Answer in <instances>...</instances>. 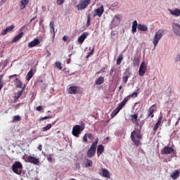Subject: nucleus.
<instances>
[{
  "instance_id": "obj_1",
  "label": "nucleus",
  "mask_w": 180,
  "mask_h": 180,
  "mask_svg": "<svg viewBox=\"0 0 180 180\" xmlns=\"http://www.w3.org/2000/svg\"><path fill=\"white\" fill-rule=\"evenodd\" d=\"M141 127L140 128L139 130L136 131L134 130L131 133V141L135 144V146H136L137 147H139V146H140V144H141V143H140V140H141L143 139V136H141ZM136 137L138 139H136Z\"/></svg>"
},
{
  "instance_id": "obj_2",
  "label": "nucleus",
  "mask_w": 180,
  "mask_h": 180,
  "mask_svg": "<svg viewBox=\"0 0 180 180\" xmlns=\"http://www.w3.org/2000/svg\"><path fill=\"white\" fill-rule=\"evenodd\" d=\"M98 141L99 139L97 138L96 141L91 144L90 148L86 153L88 158H92V157H95V154H96V147H98Z\"/></svg>"
},
{
  "instance_id": "obj_3",
  "label": "nucleus",
  "mask_w": 180,
  "mask_h": 180,
  "mask_svg": "<svg viewBox=\"0 0 180 180\" xmlns=\"http://www.w3.org/2000/svg\"><path fill=\"white\" fill-rule=\"evenodd\" d=\"M164 33H165V30H159L153 37V43L155 47H157L158 46V43L160 42V40L162 39V36H164Z\"/></svg>"
},
{
  "instance_id": "obj_4",
  "label": "nucleus",
  "mask_w": 180,
  "mask_h": 180,
  "mask_svg": "<svg viewBox=\"0 0 180 180\" xmlns=\"http://www.w3.org/2000/svg\"><path fill=\"white\" fill-rule=\"evenodd\" d=\"M22 169H23V165L20 162L15 161L12 165V171L17 175H22Z\"/></svg>"
},
{
  "instance_id": "obj_5",
  "label": "nucleus",
  "mask_w": 180,
  "mask_h": 180,
  "mask_svg": "<svg viewBox=\"0 0 180 180\" xmlns=\"http://www.w3.org/2000/svg\"><path fill=\"white\" fill-rule=\"evenodd\" d=\"M68 92L70 95H77V94L81 95L82 94V88L79 86H71L68 89Z\"/></svg>"
},
{
  "instance_id": "obj_6",
  "label": "nucleus",
  "mask_w": 180,
  "mask_h": 180,
  "mask_svg": "<svg viewBox=\"0 0 180 180\" xmlns=\"http://www.w3.org/2000/svg\"><path fill=\"white\" fill-rule=\"evenodd\" d=\"M128 98H124V100L118 105V106L112 112L110 116L111 117H115L120 110L123 108V106L127 103Z\"/></svg>"
},
{
  "instance_id": "obj_7",
  "label": "nucleus",
  "mask_w": 180,
  "mask_h": 180,
  "mask_svg": "<svg viewBox=\"0 0 180 180\" xmlns=\"http://www.w3.org/2000/svg\"><path fill=\"white\" fill-rule=\"evenodd\" d=\"M91 4V0H80L79 4L76 6L77 11H82V9H86L88 6Z\"/></svg>"
},
{
  "instance_id": "obj_8",
  "label": "nucleus",
  "mask_w": 180,
  "mask_h": 180,
  "mask_svg": "<svg viewBox=\"0 0 180 180\" xmlns=\"http://www.w3.org/2000/svg\"><path fill=\"white\" fill-rule=\"evenodd\" d=\"M83 130L84 127L80 125H75L72 128V134H73L75 137H79V134H81Z\"/></svg>"
},
{
  "instance_id": "obj_9",
  "label": "nucleus",
  "mask_w": 180,
  "mask_h": 180,
  "mask_svg": "<svg viewBox=\"0 0 180 180\" xmlns=\"http://www.w3.org/2000/svg\"><path fill=\"white\" fill-rule=\"evenodd\" d=\"M25 162H30V164H34L35 165H39L40 164V160L39 158H34V156H27Z\"/></svg>"
},
{
  "instance_id": "obj_10",
  "label": "nucleus",
  "mask_w": 180,
  "mask_h": 180,
  "mask_svg": "<svg viewBox=\"0 0 180 180\" xmlns=\"http://www.w3.org/2000/svg\"><path fill=\"white\" fill-rule=\"evenodd\" d=\"M156 106H157V104H153L148 108L147 117H151V119L154 117V113L157 112Z\"/></svg>"
},
{
  "instance_id": "obj_11",
  "label": "nucleus",
  "mask_w": 180,
  "mask_h": 180,
  "mask_svg": "<svg viewBox=\"0 0 180 180\" xmlns=\"http://www.w3.org/2000/svg\"><path fill=\"white\" fill-rule=\"evenodd\" d=\"M162 117L163 115L162 113L160 114V116L158 119V122L155 124L154 127H153V133L154 134H155V133L157 132V130L158 129V127H160V126H161V123H162Z\"/></svg>"
},
{
  "instance_id": "obj_12",
  "label": "nucleus",
  "mask_w": 180,
  "mask_h": 180,
  "mask_svg": "<svg viewBox=\"0 0 180 180\" xmlns=\"http://www.w3.org/2000/svg\"><path fill=\"white\" fill-rule=\"evenodd\" d=\"M146 71H147V65H146V62H142L139 70V77H143L146 74Z\"/></svg>"
},
{
  "instance_id": "obj_13",
  "label": "nucleus",
  "mask_w": 180,
  "mask_h": 180,
  "mask_svg": "<svg viewBox=\"0 0 180 180\" xmlns=\"http://www.w3.org/2000/svg\"><path fill=\"white\" fill-rule=\"evenodd\" d=\"M174 153V148L169 146H165L161 151V154L162 155H168L169 154H172Z\"/></svg>"
},
{
  "instance_id": "obj_14",
  "label": "nucleus",
  "mask_w": 180,
  "mask_h": 180,
  "mask_svg": "<svg viewBox=\"0 0 180 180\" xmlns=\"http://www.w3.org/2000/svg\"><path fill=\"white\" fill-rule=\"evenodd\" d=\"M99 175H101V176H103V178H110V173L108 169H101Z\"/></svg>"
},
{
  "instance_id": "obj_15",
  "label": "nucleus",
  "mask_w": 180,
  "mask_h": 180,
  "mask_svg": "<svg viewBox=\"0 0 180 180\" xmlns=\"http://www.w3.org/2000/svg\"><path fill=\"white\" fill-rule=\"evenodd\" d=\"M94 12L96 13L94 15V17L95 16H98V18H101L102 16V15H103V12H105V8H103V6H101V7L96 9L94 11Z\"/></svg>"
},
{
  "instance_id": "obj_16",
  "label": "nucleus",
  "mask_w": 180,
  "mask_h": 180,
  "mask_svg": "<svg viewBox=\"0 0 180 180\" xmlns=\"http://www.w3.org/2000/svg\"><path fill=\"white\" fill-rule=\"evenodd\" d=\"M130 119L135 126H139V115L134 114L130 115Z\"/></svg>"
},
{
  "instance_id": "obj_17",
  "label": "nucleus",
  "mask_w": 180,
  "mask_h": 180,
  "mask_svg": "<svg viewBox=\"0 0 180 180\" xmlns=\"http://www.w3.org/2000/svg\"><path fill=\"white\" fill-rule=\"evenodd\" d=\"M15 29V25H12L9 27H7L5 30H3L1 32V36H5V34H8L9 32H12Z\"/></svg>"
},
{
  "instance_id": "obj_18",
  "label": "nucleus",
  "mask_w": 180,
  "mask_h": 180,
  "mask_svg": "<svg viewBox=\"0 0 180 180\" xmlns=\"http://www.w3.org/2000/svg\"><path fill=\"white\" fill-rule=\"evenodd\" d=\"M39 44H40V40H39V39H34L28 44V47L29 49H32L33 47H36V46H39Z\"/></svg>"
},
{
  "instance_id": "obj_19",
  "label": "nucleus",
  "mask_w": 180,
  "mask_h": 180,
  "mask_svg": "<svg viewBox=\"0 0 180 180\" xmlns=\"http://www.w3.org/2000/svg\"><path fill=\"white\" fill-rule=\"evenodd\" d=\"M89 34L88 32H84L81 34V36L78 38V41L80 44H82L84 41H85V39L88 37Z\"/></svg>"
},
{
  "instance_id": "obj_20",
  "label": "nucleus",
  "mask_w": 180,
  "mask_h": 180,
  "mask_svg": "<svg viewBox=\"0 0 180 180\" xmlns=\"http://www.w3.org/2000/svg\"><path fill=\"white\" fill-rule=\"evenodd\" d=\"M49 26H50V33L53 34V39H54V37H56V30L54 28V22L53 21H51Z\"/></svg>"
},
{
  "instance_id": "obj_21",
  "label": "nucleus",
  "mask_w": 180,
  "mask_h": 180,
  "mask_svg": "<svg viewBox=\"0 0 180 180\" xmlns=\"http://www.w3.org/2000/svg\"><path fill=\"white\" fill-rule=\"evenodd\" d=\"M169 11L173 16H180V10L178 8H174V10L169 9Z\"/></svg>"
},
{
  "instance_id": "obj_22",
  "label": "nucleus",
  "mask_w": 180,
  "mask_h": 180,
  "mask_svg": "<svg viewBox=\"0 0 180 180\" xmlns=\"http://www.w3.org/2000/svg\"><path fill=\"white\" fill-rule=\"evenodd\" d=\"M16 88H22L23 89V82L18 78H16L14 81Z\"/></svg>"
},
{
  "instance_id": "obj_23",
  "label": "nucleus",
  "mask_w": 180,
  "mask_h": 180,
  "mask_svg": "<svg viewBox=\"0 0 180 180\" xmlns=\"http://www.w3.org/2000/svg\"><path fill=\"white\" fill-rule=\"evenodd\" d=\"M20 4V9H25L29 5V0H21Z\"/></svg>"
},
{
  "instance_id": "obj_24",
  "label": "nucleus",
  "mask_w": 180,
  "mask_h": 180,
  "mask_svg": "<svg viewBox=\"0 0 180 180\" xmlns=\"http://www.w3.org/2000/svg\"><path fill=\"white\" fill-rule=\"evenodd\" d=\"M138 30H139L140 32H147V30H148V27H147V25L139 24Z\"/></svg>"
},
{
  "instance_id": "obj_25",
  "label": "nucleus",
  "mask_w": 180,
  "mask_h": 180,
  "mask_svg": "<svg viewBox=\"0 0 180 180\" xmlns=\"http://www.w3.org/2000/svg\"><path fill=\"white\" fill-rule=\"evenodd\" d=\"M173 31L175 33V34H179L180 31V25L178 23H175L173 25Z\"/></svg>"
},
{
  "instance_id": "obj_26",
  "label": "nucleus",
  "mask_w": 180,
  "mask_h": 180,
  "mask_svg": "<svg viewBox=\"0 0 180 180\" xmlns=\"http://www.w3.org/2000/svg\"><path fill=\"white\" fill-rule=\"evenodd\" d=\"M103 151H105V148L103 147V145H99L97 148L98 156L99 157L101 154H103Z\"/></svg>"
},
{
  "instance_id": "obj_27",
  "label": "nucleus",
  "mask_w": 180,
  "mask_h": 180,
  "mask_svg": "<svg viewBox=\"0 0 180 180\" xmlns=\"http://www.w3.org/2000/svg\"><path fill=\"white\" fill-rule=\"evenodd\" d=\"M179 177V171L178 170H175L171 174V178H172V179H178Z\"/></svg>"
},
{
  "instance_id": "obj_28",
  "label": "nucleus",
  "mask_w": 180,
  "mask_h": 180,
  "mask_svg": "<svg viewBox=\"0 0 180 180\" xmlns=\"http://www.w3.org/2000/svg\"><path fill=\"white\" fill-rule=\"evenodd\" d=\"M105 82V77H100L98 79L96 80V85H102Z\"/></svg>"
},
{
  "instance_id": "obj_29",
  "label": "nucleus",
  "mask_w": 180,
  "mask_h": 180,
  "mask_svg": "<svg viewBox=\"0 0 180 180\" xmlns=\"http://www.w3.org/2000/svg\"><path fill=\"white\" fill-rule=\"evenodd\" d=\"M23 37V32H20L15 38L13 39V43H16V41L20 40Z\"/></svg>"
},
{
  "instance_id": "obj_30",
  "label": "nucleus",
  "mask_w": 180,
  "mask_h": 180,
  "mask_svg": "<svg viewBox=\"0 0 180 180\" xmlns=\"http://www.w3.org/2000/svg\"><path fill=\"white\" fill-rule=\"evenodd\" d=\"M137 96H139V93L137 92H134L132 94H130L129 96H127V97L124 98V99H127V102H129V101H130V98H137Z\"/></svg>"
},
{
  "instance_id": "obj_31",
  "label": "nucleus",
  "mask_w": 180,
  "mask_h": 180,
  "mask_svg": "<svg viewBox=\"0 0 180 180\" xmlns=\"http://www.w3.org/2000/svg\"><path fill=\"white\" fill-rule=\"evenodd\" d=\"M123 61V53H120L119 56L117 58V65H120Z\"/></svg>"
},
{
  "instance_id": "obj_32",
  "label": "nucleus",
  "mask_w": 180,
  "mask_h": 180,
  "mask_svg": "<svg viewBox=\"0 0 180 180\" xmlns=\"http://www.w3.org/2000/svg\"><path fill=\"white\" fill-rule=\"evenodd\" d=\"M33 77V69H31L27 75V77H26V80L27 81H30V79Z\"/></svg>"
},
{
  "instance_id": "obj_33",
  "label": "nucleus",
  "mask_w": 180,
  "mask_h": 180,
  "mask_svg": "<svg viewBox=\"0 0 180 180\" xmlns=\"http://www.w3.org/2000/svg\"><path fill=\"white\" fill-rule=\"evenodd\" d=\"M137 32V21L134 20L132 22V33H136Z\"/></svg>"
},
{
  "instance_id": "obj_34",
  "label": "nucleus",
  "mask_w": 180,
  "mask_h": 180,
  "mask_svg": "<svg viewBox=\"0 0 180 180\" xmlns=\"http://www.w3.org/2000/svg\"><path fill=\"white\" fill-rule=\"evenodd\" d=\"M139 64H140V59L139 58H134L133 60L134 67H138Z\"/></svg>"
},
{
  "instance_id": "obj_35",
  "label": "nucleus",
  "mask_w": 180,
  "mask_h": 180,
  "mask_svg": "<svg viewBox=\"0 0 180 180\" xmlns=\"http://www.w3.org/2000/svg\"><path fill=\"white\" fill-rule=\"evenodd\" d=\"M26 88V85H24L22 89L20 91H18L17 92V96H18L19 98L22 96V95H23V92H25V89Z\"/></svg>"
},
{
  "instance_id": "obj_36",
  "label": "nucleus",
  "mask_w": 180,
  "mask_h": 180,
  "mask_svg": "<svg viewBox=\"0 0 180 180\" xmlns=\"http://www.w3.org/2000/svg\"><path fill=\"white\" fill-rule=\"evenodd\" d=\"M22 117L20 115H15L13 117V122H20Z\"/></svg>"
},
{
  "instance_id": "obj_37",
  "label": "nucleus",
  "mask_w": 180,
  "mask_h": 180,
  "mask_svg": "<svg viewBox=\"0 0 180 180\" xmlns=\"http://www.w3.org/2000/svg\"><path fill=\"white\" fill-rule=\"evenodd\" d=\"M51 129V124H48L46 127L42 128V131H47V130H50Z\"/></svg>"
},
{
  "instance_id": "obj_38",
  "label": "nucleus",
  "mask_w": 180,
  "mask_h": 180,
  "mask_svg": "<svg viewBox=\"0 0 180 180\" xmlns=\"http://www.w3.org/2000/svg\"><path fill=\"white\" fill-rule=\"evenodd\" d=\"M86 167H92V160H89V159H86Z\"/></svg>"
},
{
  "instance_id": "obj_39",
  "label": "nucleus",
  "mask_w": 180,
  "mask_h": 180,
  "mask_svg": "<svg viewBox=\"0 0 180 180\" xmlns=\"http://www.w3.org/2000/svg\"><path fill=\"white\" fill-rule=\"evenodd\" d=\"M94 51H95V46H94L91 51L88 53V55L86 56V58H89L91 56H93Z\"/></svg>"
},
{
  "instance_id": "obj_40",
  "label": "nucleus",
  "mask_w": 180,
  "mask_h": 180,
  "mask_svg": "<svg viewBox=\"0 0 180 180\" xmlns=\"http://www.w3.org/2000/svg\"><path fill=\"white\" fill-rule=\"evenodd\" d=\"M55 67H56V68H58V70H63V67H61V63L60 62H56Z\"/></svg>"
},
{
  "instance_id": "obj_41",
  "label": "nucleus",
  "mask_w": 180,
  "mask_h": 180,
  "mask_svg": "<svg viewBox=\"0 0 180 180\" xmlns=\"http://www.w3.org/2000/svg\"><path fill=\"white\" fill-rule=\"evenodd\" d=\"M64 2H65V0H56V4L58 6L63 5V4H64Z\"/></svg>"
},
{
  "instance_id": "obj_42",
  "label": "nucleus",
  "mask_w": 180,
  "mask_h": 180,
  "mask_svg": "<svg viewBox=\"0 0 180 180\" xmlns=\"http://www.w3.org/2000/svg\"><path fill=\"white\" fill-rule=\"evenodd\" d=\"M84 143H88V134H85L82 138Z\"/></svg>"
},
{
  "instance_id": "obj_43",
  "label": "nucleus",
  "mask_w": 180,
  "mask_h": 180,
  "mask_svg": "<svg viewBox=\"0 0 180 180\" xmlns=\"http://www.w3.org/2000/svg\"><path fill=\"white\" fill-rule=\"evenodd\" d=\"M127 81H129V76H125L122 77V82L124 84H127Z\"/></svg>"
},
{
  "instance_id": "obj_44",
  "label": "nucleus",
  "mask_w": 180,
  "mask_h": 180,
  "mask_svg": "<svg viewBox=\"0 0 180 180\" xmlns=\"http://www.w3.org/2000/svg\"><path fill=\"white\" fill-rule=\"evenodd\" d=\"M47 119H51V116H45L42 117L39 119V122H41V120H47Z\"/></svg>"
},
{
  "instance_id": "obj_45",
  "label": "nucleus",
  "mask_w": 180,
  "mask_h": 180,
  "mask_svg": "<svg viewBox=\"0 0 180 180\" xmlns=\"http://www.w3.org/2000/svg\"><path fill=\"white\" fill-rule=\"evenodd\" d=\"M86 25L90 26L91 25V15L87 16V22H86Z\"/></svg>"
},
{
  "instance_id": "obj_46",
  "label": "nucleus",
  "mask_w": 180,
  "mask_h": 180,
  "mask_svg": "<svg viewBox=\"0 0 180 180\" xmlns=\"http://www.w3.org/2000/svg\"><path fill=\"white\" fill-rule=\"evenodd\" d=\"M87 137L89 140H94V135L92 134L87 133Z\"/></svg>"
},
{
  "instance_id": "obj_47",
  "label": "nucleus",
  "mask_w": 180,
  "mask_h": 180,
  "mask_svg": "<svg viewBox=\"0 0 180 180\" xmlns=\"http://www.w3.org/2000/svg\"><path fill=\"white\" fill-rule=\"evenodd\" d=\"M36 110H37L38 112H40V110H43V106L42 105L37 106L36 108Z\"/></svg>"
},
{
  "instance_id": "obj_48",
  "label": "nucleus",
  "mask_w": 180,
  "mask_h": 180,
  "mask_svg": "<svg viewBox=\"0 0 180 180\" xmlns=\"http://www.w3.org/2000/svg\"><path fill=\"white\" fill-rule=\"evenodd\" d=\"M38 150L39 151H41L43 150V146L41 144H39L38 146Z\"/></svg>"
},
{
  "instance_id": "obj_49",
  "label": "nucleus",
  "mask_w": 180,
  "mask_h": 180,
  "mask_svg": "<svg viewBox=\"0 0 180 180\" xmlns=\"http://www.w3.org/2000/svg\"><path fill=\"white\" fill-rule=\"evenodd\" d=\"M63 41H67V40H68V37L64 36V37H63Z\"/></svg>"
},
{
  "instance_id": "obj_50",
  "label": "nucleus",
  "mask_w": 180,
  "mask_h": 180,
  "mask_svg": "<svg viewBox=\"0 0 180 180\" xmlns=\"http://www.w3.org/2000/svg\"><path fill=\"white\" fill-rule=\"evenodd\" d=\"M4 88V82H0V91Z\"/></svg>"
},
{
  "instance_id": "obj_51",
  "label": "nucleus",
  "mask_w": 180,
  "mask_h": 180,
  "mask_svg": "<svg viewBox=\"0 0 180 180\" xmlns=\"http://www.w3.org/2000/svg\"><path fill=\"white\" fill-rule=\"evenodd\" d=\"M2 79H4V75H0V82H4Z\"/></svg>"
},
{
  "instance_id": "obj_52",
  "label": "nucleus",
  "mask_w": 180,
  "mask_h": 180,
  "mask_svg": "<svg viewBox=\"0 0 180 180\" xmlns=\"http://www.w3.org/2000/svg\"><path fill=\"white\" fill-rule=\"evenodd\" d=\"M13 77H19V75H13L9 76V78L12 79Z\"/></svg>"
},
{
  "instance_id": "obj_53",
  "label": "nucleus",
  "mask_w": 180,
  "mask_h": 180,
  "mask_svg": "<svg viewBox=\"0 0 180 180\" xmlns=\"http://www.w3.org/2000/svg\"><path fill=\"white\" fill-rule=\"evenodd\" d=\"M47 160L49 162H52L53 161V158H51V157L47 158Z\"/></svg>"
},
{
  "instance_id": "obj_54",
  "label": "nucleus",
  "mask_w": 180,
  "mask_h": 180,
  "mask_svg": "<svg viewBox=\"0 0 180 180\" xmlns=\"http://www.w3.org/2000/svg\"><path fill=\"white\" fill-rule=\"evenodd\" d=\"M176 61H180V54L177 56V58H176Z\"/></svg>"
},
{
  "instance_id": "obj_55",
  "label": "nucleus",
  "mask_w": 180,
  "mask_h": 180,
  "mask_svg": "<svg viewBox=\"0 0 180 180\" xmlns=\"http://www.w3.org/2000/svg\"><path fill=\"white\" fill-rule=\"evenodd\" d=\"M37 18V16H35V17H33L30 20V22H32L33 20H34L35 19Z\"/></svg>"
},
{
  "instance_id": "obj_56",
  "label": "nucleus",
  "mask_w": 180,
  "mask_h": 180,
  "mask_svg": "<svg viewBox=\"0 0 180 180\" xmlns=\"http://www.w3.org/2000/svg\"><path fill=\"white\" fill-rule=\"evenodd\" d=\"M15 101H18L19 99L18 96L16 94L14 97Z\"/></svg>"
},
{
  "instance_id": "obj_57",
  "label": "nucleus",
  "mask_w": 180,
  "mask_h": 180,
  "mask_svg": "<svg viewBox=\"0 0 180 180\" xmlns=\"http://www.w3.org/2000/svg\"><path fill=\"white\" fill-rule=\"evenodd\" d=\"M115 19L120 20V17H119V15H115Z\"/></svg>"
},
{
  "instance_id": "obj_58",
  "label": "nucleus",
  "mask_w": 180,
  "mask_h": 180,
  "mask_svg": "<svg viewBox=\"0 0 180 180\" xmlns=\"http://www.w3.org/2000/svg\"><path fill=\"white\" fill-rule=\"evenodd\" d=\"M47 56L48 57H49V56H51V53H50V51H47Z\"/></svg>"
},
{
  "instance_id": "obj_59",
  "label": "nucleus",
  "mask_w": 180,
  "mask_h": 180,
  "mask_svg": "<svg viewBox=\"0 0 180 180\" xmlns=\"http://www.w3.org/2000/svg\"><path fill=\"white\" fill-rule=\"evenodd\" d=\"M6 2V0H2L1 1V5H4V4H5Z\"/></svg>"
},
{
  "instance_id": "obj_60",
  "label": "nucleus",
  "mask_w": 180,
  "mask_h": 180,
  "mask_svg": "<svg viewBox=\"0 0 180 180\" xmlns=\"http://www.w3.org/2000/svg\"><path fill=\"white\" fill-rule=\"evenodd\" d=\"M122 88H123L122 86H119V90H120V91H122Z\"/></svg>"
},
{
  "instance_id": "obj_61",
  "label": "nucleus",
  "mask_w": 180,
  "mask_h": 180,
  "mask_svg": "<svg viewBox=\"0 0 180 180\" xmlns=\"http://www.w3.org/2000/svg\"><path fill=\"white\" fill-rule=\"evenodd\" d=\"M178 124H179V121H176L175 126H178Z\"/></svg>"
},
{
  "instance_id": "obj_62",
  "label": "nucleus",
  "mask_w": 180,
  "mask_h": 180,
  "mask_svg": "<svg viewBox=\"0 0 180 180\" xmlns=\"http://www.w3.org/2000/svg\"><path fill=\"white\" fill-rule=\"evenodd\" d=\"M115 72V70L113 69V68H112L111 70H110V72Z\"/></svg>"
},
{
  "instance_id": "obj_63",
  "label": "nucleus",
  "mask_w": 180,
  "mask_h": 180,
  "mask_svg": "<svg viewBox=\"0 0 180 180\" xmlns=\"http://www.w3.org/2000/svg\"><path fill=\"white\" fill-rule=\"evenodd\" d=\"M179 120H180V117L178 118L177 121L179 122Z\"/></svg>"
},
{
  "instance_id": "obj_64",
  "label": "nucleus",
  "mask_w": 180,
  "mask_h": 180,
  "mask_svg": "<svg viewBox=\"0 0 180 180\" xmlns=\"http://www.w3.org/2000/svg\"><path fill=\"white\" fill-rule=\"evenodd\" d=\"M169 123H171V120H169Z\"/></svg>"
}]
</instances>
